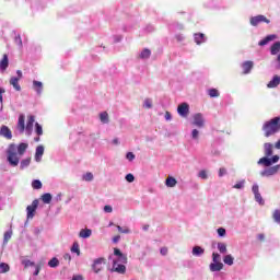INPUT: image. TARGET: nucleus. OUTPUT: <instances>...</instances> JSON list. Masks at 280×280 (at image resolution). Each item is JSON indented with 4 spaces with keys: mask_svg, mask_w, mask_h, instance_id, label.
Listing matches in <instances>:
<instances>
[{
    "mask_svg": "<svg viewBox=\"0 0 280 280\" xmlns=\"http://www.w3.org/2000/svg\"><path fill=\"white\" fill-rule=\"evenodd\" d=\"M275 38H277V35H268L266 38H264L262 40H260L258 43V45L260 47H264V45H268V43H270V40H275Z\"/></svg>",
    "mask_w": 280,
    "mask_h": 280,
    "instance_id": "nucleus-21",
    "label": "nucleus"
},
{
    "mask_svg": "<svg viewBox=\"0 0 280 280\" xmlns=\"http://www.w3.org/2000/svg\"><path fill=\"white\" fill-rule=\"evenodd\" d=\"M119 240H121V236H119V235L114 236V238H113L114 244H117V242H119Z\"/></svg>",
    "mask_w": 280,
    "mask_h": 280,
    "instance_id": "nucleus-63",
    "label": "nucleus"
},
{
    "mask_svg": "<svg viewBox=\"0 0 280 280\" xmlns=\"http://www.w3.org/2000/svg\"><path fill=\"white\" fill-rule=\"evenodd\" d=\"M125 178L127 183H135V175L131 173L127 174Z\"/></svg>",
    "mask_w": 280,
    "mask_h": 280,
    "instance_id": "nucleus-49",
    "label": "nucleus"
},
{
    "mask_svg": "<svg viewBox=\"0 0 280 280\" xmlns=\"http://www.w3.org/2000/svg\"><path fill=\"white\" fill-rule=\"evenodd\" d=\"M280 84V77L275 75L272 80L267 84L268 89H277V86Z\"/></svg>",
    "mask_w": 280,
    "mask_h": 280,
    "instance_id": "nucleus-16",
    "label": "nucleus"
},
{
    "mask_svg": "<svg viewBox=\"0 0 280 280\" xmlns=\"http://www.w3.org/2000/svg\"><path fill=\"white\" fill-rule=\"evenodd\" d=\"M33 89H34V91H36V93L38 95H40V93H43V82H40V81H33Z\"/></svg>",
    "mask_w": 280,
    "mask_h": 280,
    "instance_id": "nucleus-17",
    "label": "nucleus"
},
{
    "mask_svg": "<svg viewBox=\"0 0 280 280\" xmlns=\"http://www.w3.org/2000/svg\"><path fill=\"white\" fill-rule=\"evenodd\" d=\"M279 170H280V165L278 164V165H276V166H271V167L265 170V171L261 173V175H262V176H275V174H277V172H279Z\"/></svg>",
    "mask_w": 280,
    "mask_h": 280,
    "instance_id": "nucleus-12",
    "label": "nucleus"
},
{
    "mask_svg": "<svg viewBox=\"0 0 280 280\" xmlns=\"http://www.w3.org/2000/svg\"><path fill=\"white\" fill-rule=\"evenodd\" d=\"M91 230L89 229H83L79 233V237H82L83 240H86V237H91Z\"/></svg>",
    "mask_w": 280,
    "mask_h": 280,
    "instance_id": "nucleus-29",
    "label": "nucleus"
},
{
    "mask_svg": "<svg viewBox=\"0 0 280 280\" xmlns=\"http://www.w3.org/2000/svg\"><path fill=\"white\" fill-rule=\"evenodd\" d=\"M22 264L25 268H30V266H34V262H32L31 260H23Z\"/></svg>",
    "mask_w": 280,
    "mask_h": 280,
    "instance_id": "nucleus-54",
    "label": "nucleus"
},
{
    "mask_svg": "<svg viewBox=\"0 0 280 280\" xmlns=\"http://www.w3.org/2000/svg\"><path fill=\"white\" fill-rule=\"evenodd\" d=\"M198 135H199L198 129H194L192 132H191L192 139H198Z\"/></svg>",
    "mask_w": 280,
    "mask_h": 280,
    "instance_id": "nucleus-57",
    "label": "nucleus"
},
{
    "mask_svg": "<svg viewBox=\"0 0 280 280\" xmlns=\"http://www.w3.org/2000/svg\"><path fill=\"white\" fill-rule=\"evenodd\" d=\"M252 191L255 195L259 194V186L257 184H255L253 187H252Z\"/></svg>",
    "mask_w": 280,
    "mask_h": 280,
    "instance_id": "nucleus-55",
    "label": "nucleus"
},
{
    "mask_svg": "<svg viewBox=\"0 0 280 280\" xmlns=\"http://www.w3.org/2000/svg\"><path fill=\"white\" fill-rule=\"evenodd\" d=\"M42 200L44 205H49L51 202V194L46 192L42 196Z\"/></svg>",
    "mask_w": 280,
    "mask_h": 280,
    "instance_id": "nucleus-31",
    "label": "nucleus"
},
{
    "mask_svg": "<svg viewBox=\"0 0 280 280\" xmlns=\"http://www.w3.org/2000/svg\"><path fill=\"white\" fill-rule=\"evenodd\" d=\"M106 266V258L100 257L94 259L92 264V270L95 275H100L104 270V267Z\"/></svg>",
    "mask_w": 280,
    "mask_h": 280,
    "instance_id": "nucleus-3",
    "label": "nucleus"
},
{
    "mask_svg": "<svg viewBox=\"0 0 280 280\" xmlns=\"http://www.w3.org/2000/svg\"><path fill=\"white\" fill-rule=\"evenodd\" d=\"M152 56V51L148 48H144L141 54L139 55V58H142L143 60L150 58Z\"/></svg>",
    "mask_w": 280,
    "mask_h": 280,
    "instance_id": "nucleus-28",
    "label": "nucleus"
},
{
    "mask_svg": "<svg viewBox=\"0 0 280 280\" xmlns=\"http://www.w3.org/2000/svg\"><path fill=\"white\" fill-rule=\"evenodd\" d=\"M14 43H15V45H18L19 47H23V39H21V35L15 36Z\"/></svg>",
    "mask_w": 280,
    "mask_h": 280,
    "instance_id": "nucleus-45",
    "label": "nucleus"
},
{
    "mask_svg": "<svg viewBox=\"0 0 280 280\" xmlns=\"http://www.w3.org/2000/svg\"><path fill=\"white\" fill-rule=\"evenodd\" d=\"M245 183H246L245 180L237 182V183L233 186V188H234V189H244V184H245Z\"/></svg>",
    "mask_w": 280,
    "mask_h": 280,
    "instance_id": "nucleus-44",
    "label": "nucleus"
},
{
    "mask_svg": "<svg viewBox=\"0 0 280 280\" xmlns=\"http://www.w3.org/2000/svg\"><path fill=\"white\" fill-rule=\"evenodd\" d=\"M262 131L265 132V137H272V135L280 132V117H275L266 121L262 125Z\"/></svg>",
    "mask_w": 280,
    "mask_h": 280,
    "instance_id": "nucleus-2",
    "label": "nucleus"
},
{
    "mask_svg": "<svg viewBox=\"0 0 280 280\" xmlns=\"http://www.w3.org/2000/svg\"><path fill=\"white\" fill-rule=\"evenodd\" d=\"M192 255L195 257H200V255H205V248L200 247V246H195L192 248Z\"/></svg>",
    "mask_w": 280,
    "mask_h": 280,
    "instance_id": "nucleus-24",
    "label": "nucleus"
},
{
    "mask_svg": "<svg viewBox=\"0 0 280 280\" xmlns=\"http://www.w3.org/2000/svg\"><path fill=\"white\" fill-rule=\"evenodd\" d=\"M35 132L38 135V137L43 135V126H40L38 122L35 124Z\"/></svg>",
    "mask_w": 280,
    "mask_h": 280,
    "instance_id": "nucleus-40",
    "label": "nucleus"
},
{
    "mask_svg": "<svg viewBox=\"0 0 280 280\" xmlns=\"http://www.w3.org/2000/svg\"><path fill=\"white\" fill-rule=\"evenodd\" d=\"M100 119H101L102 124H108V121H109L108 112L101 113Z\"/></svg>",
    "mask_w": 280,
    "mask_h": 280,
    "instance_id": "nucleus-32",
    "label": "nucleus"
},
{
    "mask_svg": "<svg viewBox=\"0 0 280 280\" xmlns=\"http://www.w3.org/2000/svg\"><path fill=\"white\" fill-rule=\"evenodd\" d=\"M104 211H105V213H113V207H110V206H105V207H104Z\"/></svg>",
    "mask_w": 280,
    "mask_h": 280,
    "instance_id": "nucleus-58",
    "label": "nucleus"
},
{
    "mask_svg": "<svg viewBox=\"0 0 280 280\" xmlns=\"http://www.w3.org/2000/svg\"><path fill=\"white\" fill-rule=\"evenodd\" d=\"M5 272H10V265L0 262V275H5Z\"/></svg>",
    "mask_w": 280,
    "mask_h": 280,
    "instance_id": "nucleus-30",
    "label": "nucleus"
},
{
    "mask_svg": "<svg viewBox=\"0 0 280 280\" xmlns=\"http://www.w3.org/2000/svg\"><path fill=\"white\" fill-rule=\"evenodd\" d=\"M177 113L180 115V117H187V115H189V104L182 103L178 105Z\"/></svg>",
    "mask_w": 280,
    "mask_h": 280,
    "instance_id": "nucleus-7",
    "label": "nucleus"
},
{
    "mask_svg": "<svg viewBox=\"0 0 280 280\" xmlns=\"http://www.w3.org/2000/svg\"><path fill=\"white\" fill-rule=\"evenodd\" d=\"M272 148H273V145H272V143H270V142H266V143L264 144L265 155H266V156H270V155L272 154Z\"/></svg>",
    "mask_w": 280,
    "mask_h": 280,
    "instance_id": "nucleus-23",
    "label": "nucleus"
},
{
    "mask_svg": "<svg viewBox=\"0 0 280 280\" xmlns=\"http://www.w3.org/2000/svg\"><path fill=\"white\" fill-rule=\"evenodd\" d=\"M234 261H235V258L231 254L225 255L224 258H223V262L226 266H233Z\"/></svg>",
    "mask_w": 280,
    "mask_h": 280,
    "instance_id": "nucleus-25",
    "label": "nucleus"
},
{
    "mask_svg": "<svg viewBox=\"0 0 280 280\" xmlns=\"http://www.w3.org/2000/svg\"><path fill=\"white\" fill-rule=\"evenodd\" d=\"M71 253H75L78 257H80V244L78 242H74L71 247Z\"/></svg>",
    "mask_w": 280,
    "mask_h": 280,
    "instance_id": "nucleus-35",
    "label": "nucleus"
},
{
    "mask_svg": "<svg viewBox=\"0 0 280 280\" xmlns=\"http://www.w3.org/2000/svg\"><path fill=\"white\" fill-rule=\"evenodd\" d=\"M160 253L161 255H167V248L166 247L161 248Z\"/></svg>",
    "mask_w": 280,
    "mask_h": 280,
    "instance_id": "nucleus-64",
    "label": "nucleus"
},
{
    "mask_svg": "<svg viewBox=\"0 0 280 280\" xmlns=\"http://www.w3.org/2000/svg\"><path fill=\"white\" fill-rule=\"evenodd\" d=\"M63 259H66L67 261H71V254H65Z\"/></svg>",
    "mask_w": 280,
    "mask_h": 280,
    "instance_id": "nucleus-62",
    "label": "nucleus"
},
{
    "mask_svg": "<svg viewBox=\"0 0 280 280\" xmlns=\"http://www.w3.org/2000/svg\"><path fill=\"white\" fill-rule=\"evenodd\" d=\"M12 238V232H5L4 233V244H8L10 240Z\"/></svg>",
    "mask_w": 280,
    "mask_h": 280,
    "instance_id": "nucleus-48",
    "label": "nucleus"
},
{
    "mask_svg": "<svg viewBox=\"0 0 280 280\" xmlns=\"http://www.w3.org/2000/svg\"><path fill=\"white\" fill-rule=\"evenodd\" d=\"M83 180H86L88 183H91V180H93V173H86L83 176Z\"/></svg>",
    "mask_w": 280,
    "mask_h": 280,
    "instance_id": "nucleus-47",
    "label": "nucleus"
},
{
    "mask_svg": "<svg viewBox=\"0 0 280 280\" xmlns=\"http://www.w3.org/2000/svg\"><path fill=\"white\" fill-rule=\"evenodd\" d=\"M126 159H127L128 161H135V153L128 152V153L126 154Z\"/></svg>",
    "mask_w": 280,
    "mask_h": 280,
    "instance_id": "nucleus-53",
    "label": "nucleus"
},
{
    "mask_svg": "<svg viewBox=\"0 0 280 280\" xmlns=\"http://www.w3.org/2000/svg\"><path fill=\"white\" fill-rule=\"evenodd\" d=\"M224 268V264L222 262H211L210 264V270L211 272H220Z\"/></svg>",
    "mask_w": 280,
    "mask_h": 280,
    "instance_id": "nucleus-15",
    "label": "nucleus"
},
{
    "mask_svg": "<svg viewBox=\"0 0 280 280\" xmlns=\"http://www.w3.org/2000/svg\"><path fill=\"white\" fill-rule=\"evenodd\" d=\"M38 209V199L33 200L31 206L26 207L27 220H33L36 215V210Z\"/></svg>",
    "mask_w": 280,
    "mask_h": 280,
    "instance_id": "nucleus-4",
    "label": "nucleus"
},
{
    "mask_svg": "<svg viewBox=\"0 0 280 280\" xmlns=\"http://www.w3.org/2000/svg\"><path fill=\"white\" fill-rule=\"evenodd\" d=\"M199 178H202L203 180H207L209 176L207 175V171H200L199 172Z\"/></svg>",
    "mask_w": 280,
    "mask_h": 280,
    "instance_id": "nucleus-51",
    "label": "nucleus"
},
{
    "mask_svg": "<svg viewBox=\"0 0 280 280\" xmlns=\"http://www.w3.org/2000/svg\"><path fill=\"white\" fill-rule=\"evenodd\" d=\"M144 108H152V100L147 98L144 101Z\"/></svg>",
    "mask_w": 280,
    "mask_h": 280,
    "instance_id": "nucleus-52",
    "label": "nucleus"
},
{
    "mask_svg": "<svg viewBox=\"0 0 280 280\" xmlns=\"http://www.w3.org/2000/svg\"><path fill=\"white\" fill-rule=\"evenodd\" d=\"M28 148V144L25 142L20 143L18 147L14 143H11L7 150L8 154V162L12 167H16L19 165V161H21V158L23 156Z\"/></svg>",
    "mask_w": 280,
    "mask_h": 280,
    "instance_id": "nucleus-1",
    "label": "nucleus"
},
{
    "mask_svg": "<svg viewBox=\"0 0 280 280\" xmlns=\"http://www.w3.org/2000/svg\"><path fill=\"white\" fill-rule=\"evenodd\" d=\"M255 196V200H256V202H259L260 205H265V201H264V198L261 197V194H256V195H254Z\"/></svg>",
    "mask_w": 280,
    "mask_h": 280,
    "instance_id": "nucleus-41",
    "label": "nucleus"
},
{
    "mask_svg": "<svg viewBox=\"0 0 280 280\" xmlns=\"http://www.w3.org/2000/svg\"><path fill=\"white\" fill-rule=\"evenodd\" d=\"M250 25H253L254 27H257V25H259V23H270V20H268L265 15H256L250 18L249 20Z\"/></svg>",
    "mask_w": 280,
    "mask_h": 280,
    "instance_id": "nucleus-5",
    "label": "nucleus"
},
{
    "mask_svg": "<svg viewBox=\"0 0 280 280\" xmlns=\"http://www.w3.org/2000/svg\"><path fill=\"white\" fill-rule=\"evenodd\" d=\"M16 128H18L20 135H23V132H25V128H26L25 127V115L21 114L19 116Z\"/></svg>",
    "mask_w": 280,
    "mask_h": 280,
    "instance_id": "nucleus-10",
    "label": "nucleus"
},
{
    "mask_svg": "<svg viewBox=\"0 0 280 280\" xmlns=\"http://www.w3.org/2000/svg\"><path fill=\"white\" fill-rule=\"evenodd\" d=\"M19 80L20 79H16V77H12L10 79L11 86H13V89H15L16 91H21V84H19Z\"/></svg>",
    "mask_w": 280,
    "mask_h": 280,
    "instance_id": "nucleus-22",
    "label": "nucleus"
},
{
    "mask_svg": "<svg viewBox=\"0 0 280 280\" xmlns=\"http://www.w3.org/2000/svg\"><path fill=\"white\" fill-rule=\"evenodd\" d=\"M224 175H226V168L221 167V168L219 170V176L222 178V176H224Z\"/></svg>",
    "mask_w": 280,
    "mask_h": 280,
    "instance_id": "nucleus-56",
    "label": "nucleus"
},
{
    "mask_svg": "<svg viewBox=\"0 0 280 280\" xmlns=\"http://www.w3.org/2000/svg\"><path fill=\"white\" fill-rule=\"evenodd\" d=\"M217 233L220 237H224L226 235V230L224 228H219Z\"/></svg>",
    "mask_w": 280,
    "mask_h": 280,
    "instance_id": "nucleus-46",
    "label": "nucleus"
},
{
    "mask_svg": "<svg viewBox=\"0 0 280 280\" xmlns=\"http://www.w3.org/2000/svg\"><path fill=\"white\" fill-rule=\"evenodd\" d=\"M117 231H118V233H125V234L130 233V229L121 228L120 225H117Z\"/></svg>",
    "mask_w": 280,
    "mask_h": 280,
    "instance_id": "nucleus-43",
    "label": "nucleus"
},
{
    "mask_svg": "<svg viewBox=\"0 0 280 280\" xmlns=\"http://www.w3.org/2000/svg\"><path fill=\"white\" fill-rule=\"evenodd\" d=\"M164 117L166 121H170V119H172V114L170 112H166Z\"/></svg>",
    "mask_w": 280,
    "mask_h": 280,
    "instance_id": "nucleus-61",
    "label": "nucleus"
},
{
    "mask_svg": "<svg viewBox=\"0 0 280 280\" xmlns=\"http://www.w3.org/2000/svg\"><path fill=\"white\" fill-rule=\"evenodd\" d=\"M195 43L197 45H202V43H205V34L202 33L195 34Z\"/></svg>",
    "mask_w": 280,
    "mask_h": 280,
    "instance_id": "nucleus-27",
    "label": "nucleus"
},
{
    "mask_svg": "<svg viewBox=\"0 0 280 280\" xmlns=\"http://www.w3.org/2000/svg\"><path fill=\"white\" fill-rule=\"evenodd\" d=\"M208 94L210 97H220V92L215 89H210Z\"/></svg>",
    "mask_w": 280,
    "mask_h": 280,
    "instance_id": "nucleus-38",
    "label": "nucleus"
},
{
    "mask_svg": "<svg viewBox=\"0 0 280 280\" xmlns=\"http://www.w3.org/2000/svg\"><path fill=\"white\" fill-rule=\"evenodd\" d=\"M114 255H116V257H120L122 253L119 248H114Z\"/></svg>",
    "mask_w": 280,
    "mask_h": 280,
    "instance_id": "nucleus-59",
    "label": "nucleus"
},
{
    "mask_svg": "<svg viewBox=\"0 0 280 280\" xmlns=\"http://www.w3.org/2000/svg\"><path fill=\"white\" fill-rule=\"evenodd\" d=\"M34 121H35L34 116H28V117H27V122H26L25 131H26V133H27L28 136L32 135V130H33V128H34Z\"/></svg>",
    "mask_w": 280,
    "mask_h": 280,
    "instance_id": "nucleus-13",
    "label": "nucleus"
},
{
    "mask_svg": "<svg viewBox=\"0 0 280 280\" xmlns=\"http://www.w3.org/2000/svg\"><path fill=\"white\" fill-rule=\"evenodd\" d=\"M272 218L277 224H280V210H275L272 213Z\"/></svg>",
    "mask_w": 280,
    "mask_h": 280,
    "instance_id": "nucleus-37",
    "label": "nucleus"
},
{
    "mask_svg": "<svg viewBox=\"0 0 280 280\" xmlns=\"http://www.w3.org/2000/svg\"><path fill=\"white\" fill-rule=\"evenodd\" d=\"M118 261H120V264H128V257L122 254L121 256H118Z\"/></svg>",
    "mask_w": 280,
    "mask_h": 280,
    "instance_id": "nucleus-50",
    "label": "nucleus"
},
{
    "mask_svg": "<svg viewBox=\"0 0 280 280\" xmlns=\"http://www.w3.org/2000/svg\"><path fill=\"white\" fill-rule=\"evenodd\" d=\"M220 260H221L220 254H218V253H212V261H213L214 264H218V262H221Z\"/></svg>",
    "mask_w": 280,
    "mask_h": 280,
    "instance_id": "nucleus-42",
    "label": "nucleus"
},
{
    "mask_svg": "<svg viewBox=\"0 0 280 280\" xmlns=\"http://www.w3.org/2000/svg\"><path fill=\"white\" fill-rule=\"evenodd\" d=\"M192 125L197 126V128H205V118L202 117V114L194 115Z\"/></svg>",
    "mask_w": 280,
    "mask_h": 280,
    "instance_id": "nucleus-9",
    "label": "nucleus"
},
{
    "mask_svg": "<svg viewBox=\"0 0 280 280\" xmlns=\"http://www.w3.org/2000/svg\"><path fill=\"white\" fill-rule=\"evenodd\" d=\"M0 137L10 141L12 139V130H10V127L2 125L0 128Z\"/></svg>",
    "mask_w": 280,
    "mask_h": 280,
    "instance_id": "nucleus-8",
    "label": "nucleus"
},
{
    "mask_svg": "<svg viewBox=\"0 0 280 280\" xmlns=\"http://www.w3.org/2000/svg\"><path fill=\"white\" fill-rule=\"evenodd\" d=\"M30 163H32V158H26L21 161V170H25V167H28Z\"/></svg>",
    "mask_w": 280,
    "mask_h": 280,
    "instance_id": "nucleus-33",
    "label": "nucleus"
},
{
    "mask_svg": "<svg viewBox=\"0 0 280 280\" xmlns=\"http://www.w3.org/2000/svg\"><path fill=\"white\" fill-rule=\"evenodd\" d=\"M270 161H271V163H278L279 162V155H273Z\"/></svg>",
    "mask_w": 280,
    "mask_h": 280,
    "instance_id": "nucleus-60",
    "label": "nucleus"
},
{
    "mask_svg": "<svg viewBox=\"0 0 280 280\" xmlns=\"http://www.w3.org/2000/svg\"><path fill=\"white\" fill-rule=\"evenodd\" d=\"M258 165H265V167H270V165H272V161L268 159V156H265L259 159Z\"/></svg>",
    "mask_w": 280,
    "mask_h": 280,
    "instance_id": "nucleus-20",
    "label": "nucleus"
},
{
    "mask_svg": "<svg viewBox=\"0 0 280 280\" xmlns=\"http://www.w3.org/2000/svg\"><path fill=\"white\" fill-rule=\"evenodd\" d=\"M270 51H271V56H277V54H279V51H280V42H276L271 46Z\"/></svg>",
    "mask_w": 280,
    "mask_h": 280,
    "instance_id": "nucleus-26",
    "label": "nucleus"
},
{
    "mask_svg": "<svg viewBox=\"0 0 280 280\" xmlns=\"http://www.w3.org/2000/svg\"><path fill=\"white\" fill-rule=\"evenodd\" d=\"M33 189H43V183L38 179H34L32 182Z\"/></svg>",
    "mask_w": 280,
    "mask_h": 280,
    "instance_id": "nucleus-36",
    "label": "nucleus"
},
{
    "mask_svg": "<svg viewBox=\"0 0 280 280\" xmlns=\"http://www.w3.org/2000/svg\"><path fill=\"white\" fill-rule=\"evenodd\" d=\"M253 67H255V63L253 61H245L242 63L243 74L248 75L250 71L253 70Z\"/></svg>",
    "mask_w": 280,
    "mask_h": 280,
    "instance_id": "nucleus-11",
    "label": "nucleus"
},
{
    "mask_svg": "<svg viewBox=\"0 0 280 280\" xmlns=\"http://www.w3.org/2000/svg\"><path fill=\"white\" fill-rule=\"evenodd\" d=\"M43 154H45V147L38 145L35 152V161H37V163H39L40 159L43 158Z\"/></svg>",
    "mask_w": 280,
    "mask_h": 280,
    "instance_id": "nucleus-14",
    "label": "nucleus"
},
{
    "mask_svg": "<svg viewBox=\"0 0 280 280\" xmlns=\"http://www.w3.org/2000/svg\"><path fill=\"white\" fill-rule=\"evenodd\" d=\"M10 62L8 60V56L7 55H3L1 61H0V69L1 71H5V69H8Z\"/></svg>",
    "mask_w": 280,
    "mask_h": 280,
    "instance_id": "nucleus-18",
    "label": "nucleus"
},
{
    "mask_svg": "<svg viewBox=\"0 0 280 280\" xmlns=\"http://www.w3.org/2000/svg\"><path fill=\"white\" fill-rule=\"evenodd\" d=\"M177 184H178V180H176V178L172 176H168L165 180L166 187H176Z\"/></svg>",
    "mask_w": 280,
    "mask_h": 280,
    "instance_id": "nucleus-19",
    "label": "nucleus"
},
{
    "mask_svg": "<svg viewBox=\"0 0 280 280\" xmlns=\"http://www.w3.org/2000/svg\"><path fill=\"white\" fill-rule=\"evenodd\" d=\"M217 248H218L219 253L224 255L228 250L226 249V243H218Z\"/></svg>",
    "mask_w": 280,
    "mask_h": 280,
    "instance_id": "nucleus-34",
    "label": "nucleus"
},
{
    "mask_svg": "<svg viewBox=\"0 0 280 280\" xmlns=\"http://www.w3.org/2000/svg\"><path fill=\"white\" fill-rule=\"evenodd\" d=\"M58 264H60V261H58V258H52L48 261V266H50V268L58 267Z\"/></svg>",
    "mask_w": 280,
    "mask_h": 280,
    "instance_id": "nucleus-39",
    "label": "nucleus"
},
{
    "mask_svg": "<svg viewBox=\"0 0 280 280\" xmlns=\"http://www.w3.org/2000/svg\"><path fill=\"white\" fill-rule=\"evenodd\" d=\"M109 270L110 272H118V275H126V267L124 265L117 264V260L113 261V268Z\"/></svg>",
    "mask_w": 280,
    "mask_h": 280,
    "instance_id": "nucleus-6",
    "label": "nucleus"
}]
</instances>
